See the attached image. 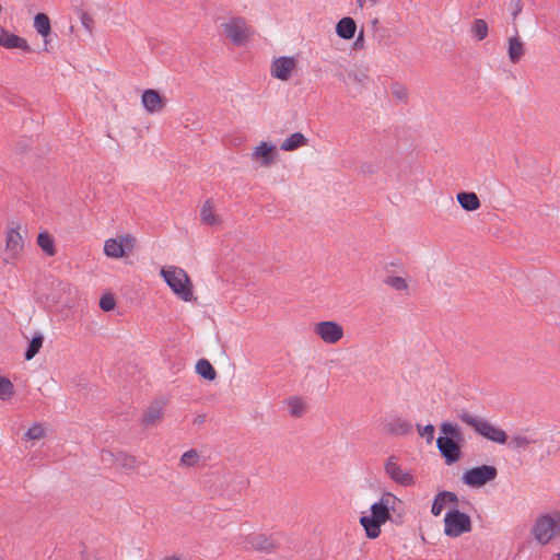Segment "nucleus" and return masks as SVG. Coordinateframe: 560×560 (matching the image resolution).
<instances>
[{"instance_id":"f3484780","label":"nucleus","mask_w":560,"mask_h":560,"mask_svg":"<svg viewBox=\"0 0 560 560\" xmlns=\"http://www.w3.org/2000/svg\"><path fill=\"white\" fill-rule=\"evenodd\" d=\"M244 541L247 548L257 551L271 552L276 549L273 539L265 533H249L244 537Z\"/></svg>"},{"instance_id":"a878e982","label":"nucleus","mask_w":560,"mask_h":560,"mask_svg":"<svg viewBox=\"0 0 560 560\" xmlns=\"http://www.w3.org/2000/svg\"><path fill=\"white\" fill-rule=\"evenodd\" d=\"M308 144V139L302 132H294L285 138L280 149L282 151L291 152Z\"/></svg>"},{"instance_id":"dca6fc26","label":"nucleus","mask_w":560,"mask_h":560,"mask_svg":"<svg viewBox=\"0 0 560 560\" xmlns=\"http://www.w3.org/2000/svg\"><path fill=\"white\" fill-rule=\"evenodd\" d=\"M385 471L386 475L396 483L409 487L415 483V477L413 475L407 470L404 469L399 464L396 457L392 456L389 457L385 463Z\"/></svg>"},{"instance_id":"7c9ffc66","label":"nucleus","mask_w":560,"mask_h":560,"mask_svg":"<svg viewBox=\"0 0 560 560\" xmlns=\"http://www.w3.org/2000/svg\"><path fill=\"white\" fill-rule=\"evenodd\" d=\"M440 431L443 434L440 438H447V439H455V440H460V438H462L459 427L450 421L442 422L440 425Z\"/></svg>"},{"instance_id":"f8f14e48","label":"nucleus","mask_w":560,"mask_h":560,"mask_svg":"<svg viewBox=\"0 0 560 560\" xmlns=\"http://www.w3.org/2000/svg\"><path fill=\"white\" fill-rule=\"evenodd\" d=\"M277 159V147L270 141H260L253 148L250 153V160L264 168H268L273 165Z\"/></svg>"},{"instance_id":"6e6552de","label":"nucleus","mask_w":560,"mask_h":560,"mask_svg":"<svg viewBox=\"0 0 560 560\" xmlns=\"http://www.w3.org/2000/svg\"><path fill=\"white\" fill-rule=\"evenodd\" d=\"M223 35L236 46L246 45L254 31L247 21L241 16H233L221 24Z\"/></svg>"},{"instance_id":"bb28decb","label":"nucleus","mask_w":560,"mask_h":560,"mask_svg":"<svg viewBox=\"0 0 560 560\" xmlns=\"http://www.w3.org/2000/svg\"><path fill=\"white\" fill-rule=\"evenodd\" d=\"M456 200L459 203V206L466 211H476L481 206L478 196L472 191L458 192L456 195Z\"/></svg>"},{"instance_id":"72a5a7b5","label":"nucleus","mask_w":560,"mask_h":560,"mask_svg":"<svg viewBox=\"0 0 560 560\" xmlns=\"http://www.w3.org/2000/svg\"><path fill=\"white\" fill-rule=\"evenodd\" d=\"M200 460V456L197 451L190 450L185 452L180 457V464L186 467L196 466Z\"/></svg>"},{"instance_id":"5701e85b","label":"nucleus","mask_w":560,"mask_h":560,"mask_svg":"<svg viewBox=\"0 0 560 560\" xmlns=\"http://www.w3.org/2000/svg\"><path fill=\"white\" fill-rule=\"evenodd\" d=\"M384 284L394 291L401 292L406 295H409L411 291L410 278L407 275H388L384 279Z\"/></svg>"},{"instance_id":"9d476101","label":"nucleus","mask_w":560,"mask_h":560,"mask_svg":"<svg viewBox=\"0 0 560 560\" xmlns=\"http://www.w3.org/2000/svg\"><path fill=\"white\" fill-rule=\"evenodd\" d=\"M312 332L326 345H336L345 336L343 326L336 320H320L312 325Z\"/></svg>"},{"instance_id":"37998d69","label":"nucleus","mask_w":560,"mask_h":560,"mask_svg":"<svg viewBox=\"0 0 560 560\" xmlns=\"http://www.w3.org/2000/svg\"><path fill=\"white\" fill-rule=\"evenodd\" d=\"M551 560H560V552L553 553Z\"/></svg>"},{"instance_id":"c756f323","label":"nucleus","mask_w":560,"mask_h":560,"mask_svg":"<svg viewBox=\"0 0 560 560\" xmlns=\"http://www.w3.org/2000/svg\"><path fill=\"white\" fill-rule=\"evenodd\" d=\"M47 434L46 425L42 422H36L28 428V430L24 433L25 441H39L44 439Z\"/></svg>"},{"instance_id":"393cba45","label":"nucleus","mask_w":560,"mask_h":560,"mask_svg":"<svg viewBox=\"0 0 560 560\" xmlns=\"http://www.w3.org/2000/svg\"><path fill=\"white\" fill-rule=\"evenodd\" d=\"M357 31V24L352 18L340 19L336 24V33L342 39H351Z\"/></svg>"},{"instance_id":"ddd939ff","label":"nucleus","mask_w":560,"mask_h":560,"mask_svg":"<svg viewBox=\"0 0 560 560\" xmlns=\"http://www.w3.org/2000/svg\"><path fill=\"white\" fill-rule=\"evenodd\" d=\"M141 105L149 115H159L165 110L167 97L155 89H145L141 94Z\"/></svg>"},{"instance_id":"7ed1b4c3","label":"nucleus","mask_w":560,"mask_h":560,"mask_svg":"<svg viewBox=\"0 0 560 560\" xmlns=\"http://www.w3.org/2000/svg\"><path fill=\"white\" fill-rule=\"evenodd\" d=\"M138 246V238L135 234L117 233L104 241L103 255L109 260H127L136 254Z\"/></svg>"},{"instance_id":"e433bc0d","label":"nucleus","mask_w":560,"mask_h":560,"mask_svg":"<svg viewBox=\"0 0 560 560\" xmlns=\"http://www.w3.org/2000/svg\"><path fill=\"white\" fill-rule=\"evenodd\" d=\"M435 429L432 424H427L424 427L418 425V433L420 436L424 438L427 442L430 444L434 439Z\"/></svg>"},{"instance_id":"ea45409f","label":"nucleus","mask_w":560,"mask_h":560,"mask_svg":"<svg viewBox=\"0 0 560 560\" xmlns=\"http://www.w3.org/2000/svg\"><path fill=\"white\" fill-rule=\"evenodd\" d=\"M521 11H522V5L520 2H517L515 5V9L512 12L513 19H516Z\"/></svg>"},{"instance_id":"f257e3e1","label":"nucleus","mask_w":560,"mask_h":560,"mask_svg":"<svg viewBox=\"0 0 560 560\" xmlns=\"http://www.w3.org/2000/svg\"><path fill=\"white\" fill-rule=\"evenodd\" d=\"M401 501L390 492L384 493L381 499L373 503L369 514L360 517V524L369 538L375 539L381 535V526L390 518V512L400 509Z\"/></svg>"},{"instance_id":"0eeeda50","label":"nucleus","mask_w":560,"mask_h":560,"mask_svg":"<svg viewBox=\"0 0 560 560\" xmlns=\"http://www.w3.org/2000/svg\"><path fill=\"white\" fill-rule=\"evenodd\" d=\"M443 524L444 535L450 538H457L472 530L471 517L457 508H452L445 513Z\"/></svg>"},{"instance_id":"cd10ccee","label":"nucleus","mask_w":560,"mask_h":560,"mask_svg":"<svg viewBox=\"0 0 560 560\" xmlns=\"http://www.w3.org/2000/svg\"><path fill=\"white\" fill-rule=\"evenodd\" d=\"M470 34L477 40H483L489 34L488 23L483 19H476L470 25Z\"/></svg>"},{"instance_id":"20e7f679","label":"nucleus","mask_w":560,"mask_h":560,"mask_svg":"<svg viewBox=\"0 0 560 560\" xmlns=\"http://www.w3.org/2000/svg\"><path fill=\"white\" fill-rule=\"evenodd\" d=\"M530 534L541 546L560 537V512L551 511L539 514L530 528Z\"/></svg>"},{"instance_id":"2eb2a0df","label":"nucleus","mask_w":560,"mask_h":560,"mask_svg":"<svg viewBox=\"0 0 560 560\" xmlns=\"http://www.w3.org/2000/svg\"><path fill=\"white\" fill-rule=\"evenodd\" d=\"M0 47L8 50H19L23 54H30L33 51L27 39L9 31L8 28L0 25Z\"/></svg>"},{"instance_id":"6ab92c4d","label":"nucleus","mask_w":560,"mask_h":560,"mask_svg":"<svg viewBox=\"0 0 560 560\" xmlns=\"http://www.w3.org/2000/svg\"><path fill=\"white\" fill-rule=\"evenodd\" d=\"M458 441L447 438H438L436 440V446L448 465L458 462L460 458L462 452Z\"/></svg>"},{"instance_id":"39448f33","label":"nucleus","mask_w":560,"mask_h":560,"mask_svg":"<svg viewBox=\"0 0 560 560\" xmlns=\"http://www.w3.org/2000/svg\"><path fill=\"white\" fill-rule=\"evenodd\" d=\"M25 247L24 237L21 234V224L11 222L5 231V244L2 261L5 265H15L23 256Z\"/></svg>"},{"instance_id":"4be33fe9","label":"nucleus","mask_w":560,"mask_h":560,"mask_svg":"<svg viewBox=\"0 0 560 560\" xmlns=\"http://www.w3.org/2000/svg\"><path fill=\"white\" fill-rule=\"evenodd\" d=\"M525 43L518 34L508 38V57L510 62L518 63L525 55Z\"/></svg>"},{"instance_id":"412c9836","label":"nucleus","mask_w":560,"mask_h":560,"mask_svg":"<svg viewBox=\"0 0 560 560\" xmlns=\"http://www.w3.org/2000/svg\"><path fill=\"white\" fill-rule=\"evenodd\" d=\"M34 28L36 33L43 38L44 50L49 51L50 49V35H51V24L48 15L46 13H37L34 16Z\"/></svg>"},{"instance_id":"f03ea898","label":"nucleus","mask_w":560,"mask_h":560,"mask_svg":"<svg viewBox=\"0 0 560 560\" xmlns=\"http://www.w3.org/2000/svg\"><path fill=\"white\" fill-rule=\"evenodd\" d=\"M159 275L177 299L185 303L196 301L195 285L186 270L175 265H166L160 269Z\"/></svg>"},{"instance_id":"473e14b6","label":"nucleus","mask_w":560,"mask_h":560,"mask_svg":"<svg viewBox=\"0 0 560 560\" xmlns=\"http://www.w3.org/2000/svg\"><path fill=\"white\" fill-rule=\"evenodd\" d=\"M288 407L292 416L300 417L304 413L305 402L299 397H292L288 399Z\"/></svg>"},{"instance_id":"a19ab883","label":"nucleus","mask_w":560,"mask_h":560,"mask_svg":"<svg viewBox=\"0 0 560 560\" xmlns=\"http://www.w3.org/2000/svg\"><path fill=\"white\" fill-rule=\"evenodd\" d=\"M37 352H25V360L30 361Z\"/></svg>"},{"instance_id":"79ce46f5","label":"nucleus","mask_w":560,"mask_h":560,"mask_svg":"<svg viewBox=\"0 0 560 560\" xmlns=\"http://www.w3.org/2000/svg\"><path fill=\"white\" fill-rule=\"evenodd\" d=\"M164 560H182L178 556L166 557Z\"/></svg>"},{"instance_id":"423d86ee","label":"nucleus","mask_w":560,"mask_h":560,"mask_svg":"<svg viewBox=\"0 0 560 560\" xmlns=\"http://www.w3.org/2000/svg\"><path fill=\"white\" fill-rule=\"evenodd\" d=\"M458 418L464 423L471 427L481 436H483L485 439H487L491 442H494L498 444H505L508 441V434L504 430L490 423L489 421H487L482 418L472 416L468 411H462L458 415Z\"/></svg>"},{"instance_id":"f704fd0d","label":"nucleus","mask_w":560,"mask_h":560,"mask_svg":"<svg viewBox=\"0 0 560 560\" xmlns=\"http://www.w3.org/2000/svg\"><path fill=\"white\" fill-rule=\"evenodd\" d=\"M534 441L524 434H516L511 439V446L513 448H526Z\"/></svg>"},{"instance_id":"58836bf2","label":"nucleus","mask_w":560,"mask_h":560,"mask_svg":"<svg viewBox=\"0 0 560 560\" xmlns=\"http://www.w3.org/2000/svg\"><path fill=\"white\" fill-rule=\"evenodd\" d=\"M393 94L398 98H402L406 96V91L402 88H396L393 90Z\"/></svg>"},{"instance_id":"a211bd4d","label":"nucleus","mask_w":560,"mask_h":560,"mask_svg":"<svg viewBox=\"0 0 560 560\" xmlns=\"http://www.w3.org/2000/svg\"><path fill=\"white\" fill-rule=\"evenodd\" d=\"M167 401L164 399H158L152 401L147 409L143 411L141 417V423L145 427L156 425L162 421L164 417V410Z\"/></svg>"},{"instance_id":"aec40b11","label":"nucleus","mask_w":560,"mask_h":560,"mask_svg":"<svg viewBox=\"0 0 560 560\" xmlns=\"http://www.w3.org/2000/svg\"><path fill=\"white\" fill-rule=\"evenodd\" d=\"M458 502V498L454 492L451 491H441L439 492L431 506V513L434 516H440L443 510L446 508L452 509L456 508Z\"/></svg>"},{"instance_id":"c9c22d12","label":"nucleus","mask_w":560,"mask_h":560,"mask_svg":"<svg viewBox=\"0 0 560 560\" xmlns=\"http://www.w3.org/2000/svg\"><path fill=\"white\" fill-rule=\"evenodd\" d=\"M116 306L115 298L112 294H105L100 300V307L105 311L109 312L114 310Z\"/></svg>"},{"instance_id":"4468645a","label":"nucleus","mask_w":560,"mask_h":560,"mask_svg":"<svg viewBox=\"0 0 560 560\" xmlns=\"http://www.w3.org/2000/svg\"><path fill=\"white\" fill-rule=\"evenodd\" d=\"M199 221L201 225L215 230L222 226L223 218L213 199L208 198L201 203L199 209Z\"/></svg>"},{"instance_id":"2f4dec72","label":"nucleus","mask_w":560,"mask_h":560,"mask_svg":"<svg viewBox=\"0 0 560 560\" xmlns=\"http://www.w3.org/2000/svg\"><path fill=\"white\" fill-rule=\"evenodd\" d=\"M15 394L14 385L12 382L3 376H0V399L10 400Z\"/></svg>"},{"instance_id":"b1692460","label":"nucleus","mask_w":560,"mask_h":560,"mask_svg":"<svg viewBox=\"0 0 560 560\" xmlns=\"http://www.w3.org/2000/svg\"><path fill=\"white\" fill-rule=\"evenodd\" d=\"M36 244L48 257H54L57 254L55 237L46 230L38 233Z\"/></svg>"},{"instance_id":"9b49d317","label":"nucleus","mask_w":560,"mask_h":560,"mask_svg":"<svg viewBox=\"0 0 560 560\" xmlns=\"http://www.w3.org/2000/svg\"><path fill=\"white\" fill-rule=\"evenodd\" d=\"M299 59L295 56H281L270 63V75L280 81H289L295 73Z\"/></svg>"},{"instance_id":"c03bdc74","label":"nucleus","mask_w":560,"mask_h":560,"mask_svg":"<svg viewBox=\"0 0 560 560\" xmlns=\"http://www.w3.org/2000/svg\"><path fill=\"white\" fill-rule=\"evenodd\" d=\"M363 39V35L361 34L359 38L357 39V44Z\"/></svg>"},{"instance_id":"4c0bfd02","label":"nucleus","mask_w":560,"mask_h":560,"mask_svg":"<svg viewBox=\"0 0 560 560\" xmlns=\"http://www.w3.org/2000/svg\"><path fill=\"white\" fill-rule=\"evenodd\" d=\"M43 337L35 336L32 338L27 350H39L43 347Z\"/></svg>"},{"instance_id":"1a4fd4ad","label":"nucleus","mask_w":560,"mask_h":560,"mask_svg":"<svg viewBox=\"0 0 560 560\" xmlns=\"http://www.w3.org/2000/svg\"><path fill=\"white\" fill-rule=\"evenodd\" d=\"M498 477V469L492 465H481L466 469L462 475L465 486L479 489L492 482Z\"/></svg>"},{"instance_id":"c85d7f7f","label":"nucleus","mask_w":560,"mask_h":560,"mask_svg":"<svg viewBox=\"0 0 560 560\" xmlns=\"http://www.w3.org/2000/svg\"><path fill=\"white\" fill-rule=\"evenodd\" d=\"M196 372L198 375H200L207 381H213L217 377L215 370L213 369L212 364L206 359H200L196 363Z\"/></svg>"}]
</instances>
